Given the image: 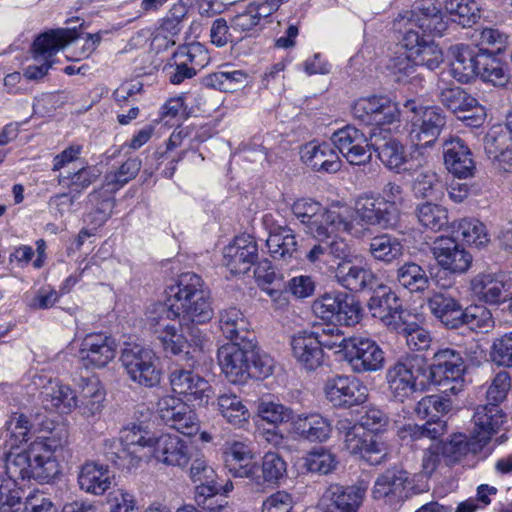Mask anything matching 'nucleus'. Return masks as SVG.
Wrapping results in <instances>:
<instances>
[{
    "mask_svg": "<svg viewBox=\"0 0 512 512\" xmlns=\"http://www.w3.org/2000/svg\"><path fill=\"white\" fill-rule=\"evenodd\" d=\"M335 428L344 448L351 455L359 456L373 466L386 460L387 446L377 434L366 431L361 425H354V422L347 418L339 419Z\"/></svg>",
    "mask_w": 512,
    "mask_h": 512,
    "instance_id": "6e6552de",
    "label": "nucleus"
},
{
    "mask_svg": "<svg viewBox=\"0 0 512 512\" xmlns=\"http://www.w3.org/2000/svg\"><path fill=\"white\" fill-rule=\"evenodd\" d=\"M450 18L444 15L438 0H416L411 9L400 13L393 22L395 32H445Z\"/></svg>",
    "mask_w": 512,
    "mask_h": 512,
    "instance_id": "1a4fd4ad",
    "label": "nucleus"
},
{
    "mask_svg": "<svg viewBox=\"0 0 512 512\" xmlns=\"http://www.w3.org/2000/svg\"><path fill=\"white\" fill-rule=\"evenodd\" d=\"M218 410L230 424L241 427L250 417L246 406L239 396L235 394H223L217 398Z\"/></svg>",
    "mask_w": 512,
    "mask_h": 512,
    "instance_id": "680f3d73",
    "label": "nucleus"
},
{
    "mask_svg": "<svg viewBox=\"0 0 512 512\" xmlns=\"http://www.w3.org/2000/svg\"><path fill=\"white\" fill-rule=\"evenodd\" d=\"M371 148L376 152L380 162L395 173L415 171L421 161L414 163L412 155L405 146L390 134V129H372L370 133Z\"/></svg>",
    "mask_w": 512,
    "mask_h": 512,
    "instance_id": "a211bd4d",
    "label": "nucleus"
},
{
    "mask_svg": "<svg viewBox=\"0 0 512 512\" xmlns=\"http://www.w3.org/2000/svg\"><path fill=\"white\" fill-rule=\"evenodd\" d=\"M448 432L447 422L441 418L428 419L424 424H406L399 428L397 435L405 445H414L418 441L439 440Z\"/></svg>",
    "mask_w": 512,
    "mask_h": 512,
    "instance_id": "a18cd8bd",
    "label": "nucleus"
},
{
    "mask_svg": "<svg viewBox=\"0 0 512 512\" xmlns=\"http://www.w3.org/2000/svg\"><path fill=\"white\" fill-rule=\"evenodd\" d=\"M332 144L352 165H364L371 160V141L353 125L336 130L331 136Z\"/></svg>",
    "mask_w": 512,
    "mask_h": 512,
    "instance_id": "393cba45",
    "label": "nucleus"
},
{
    "mask_svg": "<svg viewBox=\"0 0 512 512\" xmlns=\"http://www.w3.org/2000/svg\"><path fill=\"white\" fill-rule=\"evenodd\" d=\"M472 422L474 427L470 434L482 449L493 442L488 454H491L496 446L502 445L508 440L505 428L507 415L495 403L478 405L472 416Z\"/></svg>",
    "mask_w": 512,
    "mask_h": 512,
    "instance_id": "ddd939ff",
    "label": "nucleus"
},
{
    "mask_svg": "<svg viewBox=\"0 0 512 512\" xmlns=\"http://www.w3.org/2000/svg\"><path fill=\"white\" fill-rule=\"evenodd\" d=\"M141 168L138 158H128L117 170L106 173L102 185L87 195V203L93 208L94 220L105 223L115 206L114 193L134 179Z\"/></svg>",
    "mask_w": 512,
    "mask_h": 512,
    "instance_id": "0eeeda50",
    "label": "nucleus"
},
{
    "mask_svg": "<svg viewBox=\"0 0 512 512\" xmlns=\"http://www.w3.org/2000/svg\"><path fill=\"white\" fill-rule=\"evenodd\" d=\"M64 441L54 435L37 438L25 451L6 459L7 478H0V512H26V493L18 480L34 479L49 483L59 473V464L54 453L62 448Z\"/></svg>",
    "mask_w": 512,
    "mask_h": 512,
    "instance_id": "f257e3e1",
    "label": "nucleus"
},
{
    "mask_svg": "<svg viewBox=\"0 0 512 512\" xmlns=\"http://www.w3.org/2000/svg\"><path fill=\"white\" fill-rule=\"evenodd\" d=\"M444 164L447 170L459 179L473 177L476 162L466 142L459 136H450L442 144Z\"/></svg>",
    "mask_w": 512,
    "mask_h": 512,
    "instance_id": "7c9ffc66",
    "label": "nucleus"
},
{
    "mask_svg": "<svg viewBox=\"0 0 512 512\" xmlns=\"http://www.w3.org/2000/svg\"><path fill=\"white\" fill-rule=\"evenodd\" d=\"M405 113H411V138L416 146L431 147L446 124V117L438 106H423L416 99H407L403 103Z\"/></svg>",
    "mask_w": 512,
    "mask_h": 512,
    "instance_id": "9d476101",
    "label": "nucleus"
},
{
    "mask_svg": "<svg viewBox=\"0 0 512 512\" xmlns=\"http://www.w3.org/2000/svg\"><path fill=\"white\" fill-rule=\"evenodd\" d=\"M293 431L301 438L310 442H324L331 434L329 420L319 413H302L292 421Z\"/></svg>",
    "mask_w": 512,
    "mask_h": 512,
    "instance_id": "37998d69",
    "label": "nucleus"
},
{
    "mask_svg": "<svg viewBox=\"0 0 512 512\" xmlns=\"http://www.w3.org/2000/svg\"><path fill=\"white\" fill-rule=\"evenodd\" d=\"M249 323L243 313L236 307H229L219 312V327L231 342L242 338H255L248 330Z\"/></svg>",
    "mask_w": 512,
    "mask_h": 512,
    "instance_id": "09e8293b",
    "label": "nucleus"
},
{
    "mask_svg": "<svg viewBox=\"0 0 512 512\" xmlns=\"http://www.w3.org/2000/svg\"><path fill=\"white\" fill-rule=\"evenodd\" d=\"M258 259V245L254 237L241 235L224 248V265L232 274H245Z\"/></svg>",
    "mask_w": 512,
    "mask_h": 512,
    "instance_id": "72a5a7b5",
    "label": "nucleus"
},
{
    "mask_svg": "<svg viewBox=\"0 0 512 512\" xmlns=\"http://www.w3.org/2000/svg\"><path fill=\"white\" fill-rule=\"evenodd\" d=\"M114 475L107 465L86 462L78 474V484L82 491L95 496L103 495L112 484Z\"/></svg>",
    "mask_w": 512,
    "mask_h": 512,
    "instance_id": "79ce46f5",
    "label": "nucleus"
},
{
    "mask_svg": "<svg viewBox=\"0 0 512 512\" xmlns=\"http://www.w3.org/2000/svg\"><path fill=\"white\" fill-rule=\"evenodd\" d=\"M399 45L405 50L406 59L397 65L398 71L409 76L415 71L414 65L435 70L443 62V52L434 41L433 34H401Z\"/></svg>",
    "mask_w": 512,
    "mask_h": 512,
    "instance_id": "9b49d317",
    "label": "nucleus"
},
{
    "mask_svg": "<svg viewBox=\"0 0 512 512\" xmlns=\"http://www.w3.org/2000/svg\"><path fill=\"white\" fill-rule=\"evenodd\" d=\"M451 232L457 240L477 248L484 246L489 241L484 224L477 219H461L453 224Z\"/></svg>",
    "mask_w": 512,
    "mask_h": 512,
    "instance_id": "6e6d98bb",
    "label": "nucleus"
},
{
    "mask_svg": "<svg viewBox=\"0 0 512 512\" xmlns=\"http://www.w3.org/2000/svg\"><path fill=\"white\" fill-rule=\"evenodd\" d=\"M151 456L167 466L177 467H185L192 459L189 444L178 435L169 433L155 438Z\"/></svg>",
    "mask_w": 512,
    "mask_h": 512,
    "instance_id": "f704fd0d",
    "label": "nucleus"
},
{
    "mask_svg": "<svg viewBox=\"0 0 512 512\" xmlns=\"http://www.w3.org/2000/svg\"><path fill=\"white\" fill-rule=\"evenodd\" d=\"M248 74L243 70H233L231 64H223L219 70L202 78V84L221 92L232 93L244 87Z\"/></svg>",
    "mask_w": 512,
    "mask_h": 512,
    "instance_id": "de8ad7c7",
    "label": "nucleus"
},
{
    "mask_svg": "<svg viewBox=\"0 0 512 512\" xmlns=\"http://www.w3.org/2000/svg\"><path fill=\"white\" fill-rule=\"evenodd\" d=\"M410 474L399 467L386 469L375 480L372 496L375 500H384L387 504H398L409 495Z\"/></svg>",
    "mask_w": 512,
    "mask_h": 512,
    "instance_id": "bb28decb",
    "label": "nucleus"
},
{
    "mask_svg": "<svg viewBox=\"0 0 512 512\" xmlns=\"http://www.w3.org/2000/svg\"><path fill=\"white\" fill-rule=\"evenodd\" d=\"M345 346L344 359L353 372H376L384 367V352L376 341L367 337L352 336Z\"/></svg>",
    "mask_w": 512,
    "mask_h": 512,
    "instance_id": "6ab92c4d",
    "label": "nucleus"
},
{
    "mask_svg": "<svg viewBox=\"0 0 512 512\" xmlns=\"http://www.w3.org/2000/svg\"><path fill=\"white\" fill-rule=\"evenodd\" d=\"M170 63L164 71L171 84L178 85L193 78L210 62L206 47L200 42L193 41L180 45L173 53Z\"/></svg>",
    "mask_w": 512,
    "mask_h": 512,
    "instance_id": "f3484780",
    "label": "nucleus"
},
{
    "mask_svg": "<svg viewBox=\"0 0 512 512\" xmlns=\"http://www.w3.org/2000/svg\"><path fill=\"white\" fill-rule=\"evenodd\" d=\"M106 504L109 512H139L134 493L121 487L108 492Z\"/></svg>",
    "mask_w": 512,
    "mask_h": 512,
    "instance_id": "774afa93",
    "label": "nucleus"
},
{
    "mask_svg": "<svg viewBox=\"0 0 512 512\" xmlns=\"http://www.w3.org/2000/svg\"><path fill=\"white\" fill-rule=\"evenodd\" d=\"M120 361L133 382L145 387L159 384L161 372L152 349L140 344H126L121 351Z\"/></svg>",
    "mask_w": 512,
    "mask_h": 512,
    "instance_id": "2eb2a0df",
    "label": "nucleus"
},
{
    "mask_svg": "<svg viewBox=\"0 0 512 512\" xmlns=\"http://www.w3.org/2000/svg\"><path fill=\"white\" fill-rule=\"evenodd\" d=\"M495 321L491 311L482 305H471L464 308L461 327L467 326L477 332L486 333L494 327Z\"/></svg>",
    "mask_w": 512,
    "mask_h": 512,
    "instance_id": "0e129e2a",
    "label": "nucleus"
},
{
    "mask_svg": "<svg viewBox=\"0 0 512 512\" xmlns=\"http://www.w3.org/2000/svg\"><path fill=\"white\" fill-rule=\"evenodd\" d=\"M101 176V171L96 166H85L75 172H68L67 175L58 176V184L67 187L72 193L79 197L90 185L95 183Z\"/></svg>",
    "mask_w": 512,
    "mask_h": 512,
    "instance_id": "13d9d810",
    "label": "nucleus"
},
{
    "mask_svg": "<svg viewBox=\"0 0 512 512\" xmlns=\"http://www.w3.org/2000/svg\"><path fill=\"white\" fill-rule=\"evenodd\" d=\"M431 314L447 329L461 327L464 308L459 300L448 293L436 292L427 300Z\"/></svg>",
    "mask_w": 512,
    "mask_h": 512,
    "instance_id": "ea45409f",
    "label": "nucleus"
},
{
    "mask_svg": "<svg viewBox=\"0 0 512 512\" xmlns=\"http://www.w3.org/2000/svg\"><path fill=\"white\" fill-rule=\"evenodd\" d=\"M437 98L447 110L454 115L460 113L463 108L472 107L474 105V98L471 94L463 88L454 84L437 85Z\"/></svg>",
    "mask_w": 512,
    "mask_h": 512,
    "instance_id": "4d7b16f0",
    "label": "nucleus"
},
{
    "mask_svg": "<svg viewBox=\"0 0 512 512\" xmlns=\"http://www.w3.org/2000/svg\"><path fill=\"white\" fill-rule=\"evenodd\" d=\"M266 246L270 256L283 264H289L300 257L297 236L287 225H270Z\"/></svg>",
    "mask_w": 512,
    "mask_h": 512,
    "instance_id": "c9c22d12",
    "label": "nucleus"
},
{
    "mask_svg": "<svg viewBox=\"0 0 512 512\" xmlns=\"http://www.w3.org/2000/svg\"><path fill=\"white\" fill-rule=\"evenodd\" d=\"M370 297L368 308L374 318L379 319L387 328L394 330L401 321L410 317L403 307L402 300L390 288L378 284Z\"/></svg>",
    "mask_w": 512,
    "mask_h": 512,
    "instance_id": "5701e85b",
    "label": "nucleus"
},
{
    "mask_svg": "<svg viewBox=\"0 0 512 512\" xmlns=\"http://www.w3.org/2000/svg\"><path fill=\"white\" fill-rule=\"evenodd\" d=\"M438 442L441 443L444 461L449 466L459 462L469 452L478 454L483 450L477 441L472 439L471 434L469 438L461 433L453 434L448 441L439 440Z\"/></svg>",
    "mask_w": 512,
    "mask_h": 512,
    "instance_id": "8fccbe9b",
    "label": "nucleus"
},
{
    "mask_svg": "<svg viewBox=\"0 0 512 512\" xmlns=\"http://www.w3.org/2000/svg\"><path fill=\"white\" fill-rule=\"evenodd\" d=\"M339 285L352 292L373 290L378 286V278L369 269L351 261H341L335 270Z\"/></svg>",
    "mask_w": 512,
    "mask_h": 512,
    "instance_id": "4c0bfd02",
    "label": "nucleus"
},
{
    "mask_svg": "<svg viewBox=\"0 0 512 512\" xmlns=\"http://www.w3.org/2000/svg\"><path fill=\"white\" fill-rule=\"evenodd\" d=\"M386 382L394 400L404 402L415 392L430 386L426 376V359L418 354H404L386 371Z\"/></svg>",
    "mask_w": 512,
    "mask_h": 512,
    "instance_id": "39448f33",
    "label": "nucleus"
},
{
    "mask_svg": "<svg viewBox=\"0 0 512 512\" xmlns=\"http://www.w3.org/2000/svg\"><path fill=\"white\" fill-rule=\"evenodd\" d=\"M483 48L460 44L451 47L450 75L459 83L468 84L478 77Z\"/></svg>",
    "mask_w": 512,
    "mask_h": 512,
    "instance_id": "e433bc0d",
    "label": "nucleus"
},
{
    "mask_svg": "<svg viewBox=\"0 0 512 512\" xmlns=\"http://www.w3.org/2000/svg\"><path fill=\"white\" fill-rule=\"evenodd\" d=\"M351 114L359 123L374 126L373 129H386L385 126L400 121L398 104L389 96L373 94L360 97L351 106Z\"/></svg>",
    "mask_w": 512,
    "mask_h": 512,
    "instance_id": "4468645a",
    "label": "nucleus"
},
{
    "mask_svg": "<svg viewBox=\"0 0 512 512\" xmlns=\"http://www.w3.org/2000/svg\"><path fill=\"white\" fill-rule=\"evenodd\" d=\"M155 438L143 423H130L120 431L118 440H106L103 455L121 470L130 471L151 456Z\"/></svg>",
    "mask_w": 512,
    "mask_h": 512,
    "instance_id": "20e7f679",
    "label": "nucleus"
},
{
    "mask_svg": "<svg viewBox=\"0 0 512 512\" xmlns=\"http://www.w3.org/2000/svg\"><path fill=\"white\" fill-rule=\"evenodd\" d=\"M354 224L382 230L394 229L400 217L390 206L376 195L360 196L354 207Z\"/></svg>",
    "mask_w": 512,
    "mask_h": 512,
    "instance_id": "412c9836",
    "label": "nucleus"
},
{
    "mask_svg": "<svg viewBox=\"0 0 512 512\" xmlns=\"http://www.w3.org/2000/svg\"><path fill=\"white\" fill-rule=\"evenodd\" d=\"M63 34H38L34 39L30 53L37 64L28 65L24 69V76L29 80L43 78L52 67V58L63 47V41L59 36Z\"/></svg>",
    "mask_w": 512,
    "mask_h": 512,
    "instance_id": "c85d7f7f",
    "label": "nucleus"
},
{
    "mask_svg": "<svg viewBox=\"0 0 512 512\" xmlns=\"http://www.w3.org/2000/svg\"><path fill=\"white\" fill-rule=\"evenodd\" d=\"M218 363L233 384H245L249 379H265L272 375L274 359L263 351L255 338H242L221 346Z\"/></svg>",
    "mask_w": 512,
    "mask_h": 512,
    "instance_id": "7ed1b4c3",
    "label": "nucleus"
},
{
    "mask_svg": "<svg viewBox=\"0 0 512 512\" xmlns=\"http://www.w3.org/2000/svg\"><path fill=\"white\" fill-rule=\"evenodd\" d=\"M222 485L195 486L194 501L208 512H229L227 497L221 493Z\"/></svg>",
    "mask_w": 512,
    "mask_h": 512,
    "instance_id": "bf43d9fd",
    "label": "nucleus"
},
{
    "mask_svg": "<svg viewBox=\"0 0 512 512\" xmlns=\"http://www.w3.org/2000/svg\"><path fill=\"white\" fill-rule=\"evenodd\" d=\"M195 325L187 323L181 326L190 340H187L183 333H178L175 325L157 335L166 356L177 357L178 360L185 361L189 367L194 366L208 341L205 334Z\"/></svg>",
    "mask_w": 512,
    "mask_h": 512,
    "instance_id": "f8f14e48",
    "label": "nucleus"
},
{
    "mask_svg": "<svg viewBox=\"0 0 512 512\" xmlns=\"http://www.w3.org/2000/svg\"><path fill=\"white\" fill-rule=\"evenodd\" d=\"M467 365L461 351L442 348L434 353L432 363H426L429 386L434 385L445 396L457 395L464 388Z\"/></svg>",
    "mask_w": 512,
    "mask_h": 512,
    "instance_id": "423d86ee",
    "label": "nucleus"
},
{
    "mask_svg": "<svg viewBox=\"0 0 512 512\" xmlns=\"http://www.w3.org/2000/svg\"><path fill=\"white\" fill-rule=\"evenodd\" d=\"M260 470L261 475L257 473L254 481L259 485H275L286 476L287 465L278 453L267 452L262 459V465L259 467Z\"/></svg>",
    "mask_w": 512,
    "mask_h": 512,
    "instance_id": "052dcab7",
    "label": "nucleus"
},
{
    "mask_svg": "<svg viewBox=\"0 0 512 512\" xmlns=\"http://www.w3.org/2000/svg\"><path fill=\"white\" fill-rule=\"evenodd\" d=\"M471 291L487 304L503 303L512 297V272L480 273L471 280Z\"/></svg>",
    "mask_w": 512,
    "mask_h": 512,
    "instance_id": "a878e982",
    "label": "nucleus"
},
{
    "mask_svg": "<svg viewBox=\"0 0 512 512\" xmlns=\"http://www.w3.org/2000/svg\"><path fill=\"white\" fill-rule=\"evenodd\" d=\"M346 232L358 235L360 230L355 227L353 220L342 216L340 213L322 207L320 217L311 226L309 233L317 240L330 239L337 232Z\"/></svg>",
    "mask_w": 512,
    "mask_h": 512,
    "instance_id": "a19ab883",
    "label": "nucleus"
},
{
    "mask_svg": "<svg viewBox=\"0 0 512 512\" xmlns=\"http://www.w3.org/2000/svg\"><path fill=\"white\" fill-rule=\"evenodd\" d=\"M414 215L425 229L437 232L448 227V211L440 204L430 201L420 203L415 207Z\"/></svg>",
    "mask_w": 512,
    "mask_h": 512,
    "instance_id": "603ef678",
    "label": "nucleus"
},
{
    "mask_svg": "<svg viewBox=\"0 0 512 512\" xmlns=\"http://www.w3.org/2000/svg\"><path fill=\"white\" fill-rule=\"evenodd\" d=\"M61 49L72 50L79 57H88L101 41L100 34H65Z\"/></svg>",
    "mask_w": 512,
    "mask_h": 512,
    "instance_id": "338daca9",
    "label": "nucleus"
},
{
    "mask_svg": "<svg viewBox=\"0 0 512 512\" xmlns=\"http://www.w3.org/2000/svg\"><path fill=\"white\" fill-rule=\"evenodd\" d=\"M169 380L173 392L186 397L187 401H197L199 405L208 403L211 386L193 370L175 368L170 372Z\"/></svg>",
    "mask_w": 512,
    "mask_h": 512,
    "instance_id": "473e14b6",
    "label": "nucleus"
},
{
    "mask_svg": "<svg viewBox=\"0 0 512 512\" xmlns=\"http://www.w3.org/2000/svg\"><path fill=\"white\" fill-rule=\"evenodd\" d=\"M323 390L326 399L337 408L349 409L364 404L368 399L367 386L354 376L329 377Z\"/></svg>",
    "mask_w": 512,
    "mask_h": 512,
    "instance_id": "aec40b11",
    "label": "nucleus"
},
{
    "mask_svg": "<svg viewBox=\"0 0 512 512\" xmlns=\"http://www.w3.org/2000/svg\"><path fill=\"white\" fill-rule=\"evenodd\" d=\"M41 398L46 409H54L59 413H69L78 406L76 393L69 386L58 381H49L41 391Z\"/></svg>",
    "mask_w": 512,
    "mask_h": 512,
    "instance_id": "49530a36",
    "label": "nucleus"
},
{
    "mask_svg": "<svg viewBox=\"0 0 512 512\" xmlns=\"http://www.w3.org/2000/svg\"><path fill=\"white\" fill-rule=\"evenodd\" d=\"M408 318L406 317L401 321L393 331H396L404 338L406 345L412 351H421L429 348L431 343L429 331L416 322H410Z\"/></svg>",
    "mask_w": 512,
    "mask_h": 512,
    "instance_id": "e2e57ef3",
    "label": "nucleus"
},
{
    "mask_svg": "<svg viewBox=\"0 0 512 512\" xmlns=\"http://www.w3.org/2000/svg\"><path fill=\"white\" fill-rule=\"evenodd\" d=\"M292 355L297 363L308 371H314L322 366L324 361V347L334 346L321 340L319 328L315 330H303L295 334L291 339Z\"/></svg>",
    "mask_w": 512,
    "mask_h": 512,
    "instance_id": "b1692460",
    "label": "nucleus"
},
{
    "mask_svg": "<svg viewBox=\"0 0 512 512\" xmlns=\"http://www.w3.org/2000/svg\"><path fill=\"white\" fill-rule=\"evenodd\" d=\"M301 159L313 171L320 173H336L341 168V160L332 143L310 142L301 150Z\"/></svg>",
    "mask_w": 512,
    "mask_h": 512,
    "instance_id": "58836bf2",
    "label": "nucleus"
},
{
    "mask_svg": "<svg viewBox=\"0 0 512 512\" xmlns=\"http://www.w3.org/2000/svg\"><path fill=\"white\" fill-rule=\"evenodd\" d=\"M312 310L322 320L345 326L359 323L362 317L359 301L346 292L324 294L313 302Z\"/></svg>",
    "mask_w": 512,
    "mask_h": 512,
    "instance_id": "dca6fc26",
    "label": "nucleus"
},
{
    "mask_svg": "<svg viewBox=\"0 0 512 512\" xmlns=\"http://www.w3.org/2000/svg\"><path fill=\"white\" fill-rule=\"evenodd\" d=\"M445 11L449 14L450 27L471 28L480 18V8L475 0H445Z\"/></svg>",
    "mask_w": 512,
    "mask_h": 512,
    "instance_id": "3c124183",
    "label": "nucleus"
},
{
    "mask_svg": "<svg viewBox=\"0 0 512 512\" xmlns=\"http://www.w3.org/2000/svg\"><path fill=\"white\" fill-rule=\"evenodd\" d=\"M369 252L375 260L389 264L402 256L403 245L398 238L384 233L371 239Z\"/></svg>",
    "mask_w": 512,
    "mask_h": 512,
    "instance_id": "5fc2aeb1",
    "label": "nucleus"
},
{
    "mask_svg": "<svg viewBox=\"0 0 512 512\" xmlns=\"http://www.w3.org/2000/svg\"><path fill=\"white\" fill-rule=\"evenodd\" d=\"M157 412L170 427L183 435H195L199 421L191 407L174 395H165L158 400Z\"/></svg>",
    "mask_w": 512,
    "mask_h": 512,
    "instance_id": "4be33fe9",
    "label": "nucleus"
},
{
    "mask_svg": "<svg viewBox=\"0 0 512 512\" xmlns=\"http://www.w3.org/2000/svg\"><path fill=\"white\" fill-rule=\"evenodd\" d=\"M503 51L504 48L501 46L496 47L495 50L483 48L477 78L495 87H505L508 84L510 80L508 69L506 65L496 57V55L501 54Z\"/></svg>",
    "mask_w": 512,
    "mask_h": 512,
    "instance_id": "c03bdc74",
    "label": "nucleus"
},
{
    "mask_svg": "<svg viewBox=\"0 0 512 512\" xmlns=\"http://www.w3.org/2000/svg\"><path fill=\"white\" fill-rule=\"evenodd\" d=\"M433 255L444 270L454 274L465 273L472 264L471 254L452 235L435 240Z\"/></svg>",
    "mask_w": 512,
    "mask_h": 512,
    "instance_id": "c756f323",
    "label": "nucleus"
},
{
    "mask_svg": "<svg viewBox=\"0 0 512 512\" xmlns=\"http://www.w3.org/2000/svg\"><path fill=\"white\" fill-rule=\"evenodd\" d=\"M368 487L369 483L363 479L350 486L331 485L325 494L329 502L325 505L324 512H357Z\"/></svg>",
    "mask_w": 512,
    "mask_h": 512,
    "instance_id": "2f4dec72",
    "label": "nucleus"
},
{
    "mask_svg": "<svg viewBox=\"0 0 512 512\" xmlns=\"http://www.w3.org/2000/svg\"><path fill=\"white\" fill-rule=\"evenodd\" d=\"M400 286L411 293H421L429 288L430 278L426 270L415 262H405L396 270Z\"/></svg>",
    "mask_w": 512,
    "mask_h": 512,
    "instance_id": "864d4df0",
    "label": "nucleus"
},
{
    "mask_svg": "<svg viewBox=\"0 0 512 512\" xmlns=\"http://www.w3.org/2000/svg\"><path fill=\"white\" fill-rule=\"evenodd\" d=\"M165 293V301L154 304L147 314L148 324L155 334L173 327L170 322L176 319L183 326L205 324L213 318L210 290L196 273L180 274Z\"/></svg>",
    "mask_w": 512,
    "mask_h": 512,
    "instance_id": "f03ea898",
    "label": "nucleus"
},
{
    "mask_svg": "<svg viewBox=\"0 0 512 512\" xmlns=\"http://www.w3.org/2000/svg\"><path fill=\"white\" fill-rule=\"evenodd\" d=\"M115 339L105 333H89L82 339L79 357L86 368L106 367L116 356Z\"/></svg>",
    "mask_w": 512,
    "mask_h": 512,
    "instance_id": "cd10ccee",
    "label": "nucleus"
},
{
    "mask_svg": "<svg viewBox=\"0 0 512 512\" xmlns=\"http://www.w3.org/2000/svg\"><path fill=\"white\" fill-rule=\"evenodd\" d=\"M258 416L277 427L280 424L293 421V410L283 404L272 400H261L257 405Z\"/></svg>",
    "mask_w": 512,
    "mask_h": 512,
    "instance_id": "69168bd1",
    "label": "nucleus"
}]
</instances>
